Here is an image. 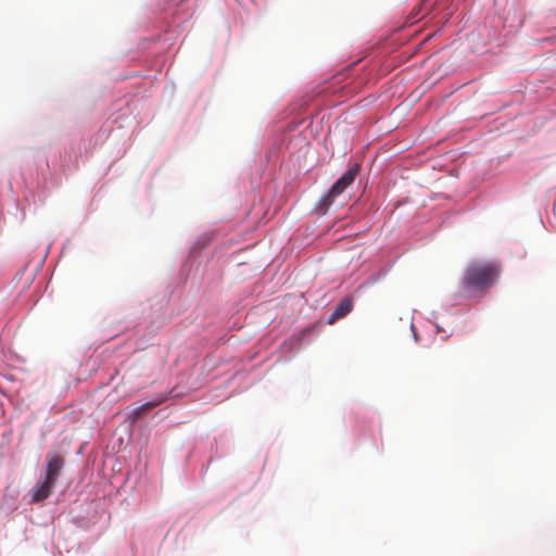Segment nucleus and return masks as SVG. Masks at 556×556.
<instances>
[{
  "instance_id": "f257e3e1",
  "label": "nucleus",
  "mask_w": 556,
  "mask_h": 556,
  "mask_svg": "<svg viewBox=\"0 0 556 556\" xmlns=\"http://www.w3.org/2000/svg\"><path fill=\"white\" fill-rule=\"evenodd\" d=\"M501 273L497 264L491 262H473L464 271L462 286L465 291H484L495 283Z\"/></svg>"
},
{
  "instance_id": "f03ea898",
  "label": "nucleus",
  "mask_w": 556,
  "mask_h": 556,
  "mask_svg": "<svg viewBox=\"0 0 556 556\" xmlns=\"http://www.w3.org/2000/svg\"><path fill=\"white\" fill-rule=\"evenodd\" d=\"M63 466L64 459L59 455L48 459L43 479L38 481L29 491L33 503L41 502L50 496L52 486L59 478Z\"/></svg>"
},
{
  "instance_id": "7ed1b4c3",
  "label": "nucleus",
  "mask_w": 556,
  "mask_h": 556,
  "mask_svg": "<svg viewBox=\"0 0 556 556\" xmlns=\"http://www.w3.org/2000/svg\"><path fill=\"white\" fill-rule=\"evenodd\" d=\"M358 170V164H354L333 184L329 192L320 199L319 204L325 211L332 205L336 198L355 180Z\"/></svg>"
},
{
  "instance_id": "20e7f679",
  "label": "nucleus",
  "mask_w": 556,
  "mask_h": 556,
  "mask_svg": "<svg viewBox=\"0 0 556 556\" xmlns=\"http://www.w3.org/2000/svg\"><path fill=\"white\" fill-rule=\"evenodd\" d=\"M353 307V302L349 298H344L341 300L334 307L333 312L331 313L330 317L328 318V324L332 325L340 318H343L346 316Z\"/></svg>"
},
{
  "instance_id": "39448f33",
  "label": "nucleus",
  "mask_w": 556,
  "mask_h": 556,
  "mask_svg": "<svg viewBox=\"0 0 556 556\" xmlns=\"http://www.w3.org/2000/svg\"><path fill=\"white\" fill-rule=\"evenodd\" d=\"M164 401V399H159L157 401H154V402H148V403H144L143 405L139 406L138 408H136L134 412H132V416L135 419H138L140 418L144 413L149 412L150 409H152L153 407L157 406L159 404H161L162 402Z\"/></svg>"
}]
</instances>
